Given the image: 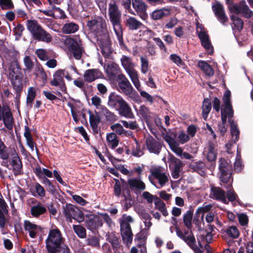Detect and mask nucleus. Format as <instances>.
I'll return each mask as SVG.
<instances>
[{
    "label": "nucleus",
    "instance_id": "a19ab883",
    "mask_svg": "<svg viewBox=\"0 0 253 253\" xmlns=\"http://www.w3.org/2000/svg\"><path fill=\"white\" fill-rule=\"evenodd\" d=\"M106 140L108 145L112 149L115 148L119 144V140L117 135L114 132L108 133L106 136Z\"/></svg>",
    "mask_w": 253,
    "mask_h": 253
},
{
    "label": "nucleus",
    "instance_id": "e433bc0d",
    "mask_svg": "<svg viewBox=\"0 0 253 253\" xmlns=\"http://www.w3.org/2000/svg\"><path fill=\"white\" fill-rule=\"evenodd\" d=\"M170 13V9L168 8H164L155 10L152 12V17L153 19L158 20L164 17L169 15Z\"/></svg>",
    "mask_w": 253,
    "mask_h": 253
},
{
    "label": "nucleus",
    "instance_id": "69168bd1",
    "mask_svg": "<svg viewBox=\"0 0 253 253\" xmlns=\"http://www.w3.org/2000/svg\"><path fill=\"white\" fill-rule=\"evenodd\" d=\"M23 63L26 68L24 70L31 71L34 66V62H33L31 57L28 55L25 56L23 59Z\"/></svg>",
    "mask_w": 253,
    "mask_h": 253
},
{
    "label": "nucleus",
    "instance_id": "c85d7f7f",
    "mask_svg": "<svg viewBox=\"0 0 253 253\" xmlns=\"http://www.w3.org/2000/svg\"><path fill=\"white\" fill-rule=\"evenodd\" d=\"M30 192L35 197L42 198L45 196L46 191L44 188L39 182H35L30 187Z\"/></svg>",
    "mask_w": 253,
    "mask_h": 253
},
{
    "label": "nucleus",
    "instance_id": "4d7b16f0",
    "mask_svg": "<svg viewBox=\"0 0 253 253\" xmlns=\"http://www.w3.org/2000/svg\"><path fill=\"white\" fill-rule=\"evenodd\" d=\"M132 147V155L133 156L140 157L144 154L143 151L140 148V144L136 140H135V143Z\"/></svg>",
    "mask_w": 253,
    "mask_h": 253
},
{
    "label": "nucleus",
    "instance_id": "412c9836",
    "mask_svg": "<svg viewBox=\"0 0 253 253\" xmlns=\"http://www.w3.org/2000/svg\"><path fill=\"white\" fill-rule=\"evenodd\" d=\"M145 143L147 149L150 153L159 154L162 148V145L154 137L152 136L147 137Z\"/></svg>",
    "mask_w": 253,
    "mask_h": 253
},
{
    "label": "nucleus",
    "instance_id": "79ce46f5",
    "mask_svg": "<svg viewBox=\"0 0 253 253\" xmlns=\"http://www.w3.org/2000/svg\"><path fill=\"white\" fill-rule=\"evenodd\" d=\"M155 209L159 210L164 216H167L169 214L165 203L158 198H156L154 201Z\"/></svg>",
    "mask_w": 253,
    "mask_h": 253
},
{
    "label": "nucleus",
    "instance_id": "338daca9",
    "mask_svg": "<svg viewBox=\"0 0 253 253\" xmlns=\"http://www.w3.org/2000/svg\"><path fill=\"white\" fill-rule=\"evenodd\" d=\"M139 114L144 119H148L150 117V112L149 108L144 105L140 106L139 110Z\"/></svg>",
    "mask_w": 253,
    "mask_h": 253
},
{
    "label": "nucleus",
    "instance_id": "aec40b11",
    "mask_svg": "<svg viewBox=\"0 0 253 253\" xmlns=\"http://www.w3.org/2000/svg\"><path fill=\"white\" fill-rule=\"evenodd\" d=\"M119 114L127 119H133L134 115L129 105L124 100L116 109Z\"/></svg>",
    "mask_w": 253,
    "mask_h": 253
},
{
    "label": "nucleus",
    "instance_id": "774afa93",
    "mask_svg": "<svg viewBox=\"0 0 253 253\" xmlns=\"http://www.w3.org/2000/svg\"><path fill=\"white\" fill-rule=\"evenodd\" d=\"M108 240L112 244L113 248H118L119 247L120 242L118 237L113 233L108 235Z\"/></svg>",
    "mask_w": 253,
    "mask_h": 253
},
{
    "label": "nucleus",
    "instance_id": "a18cd8bd",
    "mask_svg": "<svg viewBox=\"0 0 253 253\" xmlns=\"http://www.w3.org/2000/svg\"><path fill=\"white\" fill-rule=\"evenodd\" d=\"M37 89L36 87L31 86L28 89L26 102L28 106L32 107L33 102L36 96Z\"/></svg>",
    "mask_w": 253,
    "mask_h": 253
},
{
    "label": "nucleus",
    "instance_id": "bf43d9fd",
    "mask_svg": "<svg viewBox=\"0 0 253 253\" xmlns=\"http://www.w3.org/2000/svg\"><path fill=\"white\" fill-rule=\"evenodd\" d=\"M73 229L79 238H84L86 237V230L81 225H74Z\"/></svg>",
    "mask_w": 253,
    "mask_h": 253
},
{
    "label": "nucleus",
    "instance_id": "de8ad7c7",
    "mask_svg": "<svg viewBox=\"0 0 253 253\" xmlns=\"http://www.w3.org/2000/svg\"><path fill=\"white\" fill-rule=\"evenodd\" d=\"M68 106L71 108V113L74 120L76 123L78 122L81 118V114L83 111L77 106H75L71 103H69Z\"/></svg>",
    "mask_w": 253,
    "mask_h": 253
},
{
    "label": "nucleus",
    "instance_id": "39448f33",
    "mask_svg": "<svg viewBox=\"0 0 253 253\" xmlns=\"http://www.w3.org/2000/svg\"><path fill=\"white\" fill-rule=\"evenodd\" d=\"M231 92L229 90L225 91L223 95V101L224 104L223 108L221 109V121L222 124L218 125V130L221 135H224L227 131L225 126L226 119H232L233 116V110L230 102Z\"/></svg>",
    "mask_w": 253,
    "mask_h": 253
},
{
    "label": "nucleus",
    "instance_id": "0e129e2a",
    "mask_svg": "<svg viewBox=\"0 0 253 253\" xmlns=\"http://www.w3.org/2000/svg\"><path fill=\"white\" fill-rule=\"evenodd\" d=\"M169 59L176 65L179 67H183L185 65L184 62L181 57L176 54H171L169 56Z\"/></svg>",
    "mask_w": 253,
    "mask_h": 253
},
{
    "label": "nucleus",
    "instance_id": "58836bf2",
    "mask_svg": "<svg viewBox=\"0 0 253 253\" xmlns=\"http://www.w3.org/2000/svg\"><path fill=\"white\" fill-rule=\"evenodd\" d=\"M230 18L233 21L232 29L234 34H235L236 32H239L242 30L243 26V21L236 16L232 15Z\"/></svg>",
    "mask_w": 253,
    "mask_h": 253
},
{
    "label": "nucleus",
    "instance_id": "6e6d98bb",
    "mask_svg": "<svg viewBox=\"0 0 253 253\" xmlns=\"http://www.w3.org/2000/svg\"><path fill=\"white\" fill-rule=\"evenodd\" d=\"M102 113L105 116L107 121L115 122L117 120V116L115 114L109 110L106 107L103 108Z\"/></svg>",
    "mask_w": 253,
    "mask_h": 253
},
{
    "label": "nucleus",
    "instance_id": "ea45409f",
    "mask_svg": "<svg viewBox=\"0 0 253 253\" xmlns=\"http://www.w3.org/2000/svg\"><path fill=\"white\" fill-rule=\"evenodd\" d=\"M34 74L41 79L43 84H45L47 79V75L41 64H38L35 67Z\"/></svg>",
    "mask_w": 253,
    "mask_h": 253
},
{
    "label": "nucleus",
    "instance_id": "8fccbe9b",
    "mask_svg": "<svg viewBox=\"0 0 253 253\" xmlns=\"http://www.w3.org/2000/svg\"><path fill=\"white\" fill-rule=\"evenodd\" d=\"M196 32L200 41L209 39V37L207 34L206 30L203 27L202 25L197 24L196 28Z\"/></svg>",
    "mask_w": 253,
    "mask_h": 253
},
{
    "label": "nucleus",
    "instance_id": "a211bd4d",
    "mask_svg": "<svg viewBox=\"0 0 253 253\" xmlns=\"http://www.w3.org/2000/svg\"><path fill=\"white\" fill-rule=\"evenodd\" d=\"M84 82L91 83L98 79H103L104 75L102 72L97 69L86 70L84 74Z\"/></svg>",
    "mask_w": 253,
    "mask_h": 253
},
{
    "label": "nucleus",
    "instance_id": "c03bdc74",
    "mask_svg": "<svg viewBox=\"0 0 253 253\" xmlns=\"http://www.w3.org/2000/svg\"><path fill=\"white\" fill-rule=\"evenodd\" d=\"M211 108L210 100L208 98L204 99L202 106V115L203 119L206 120Z\"/></svg>",
    "mask_w": 253,
    "mask_h": 253
},
{
    "label": "nucleus",
    "instance_id": "4468645a",
    "mask_svg": "<svg viewBox=\"0 0 253 253\" xmlns=\"http://www.w3.org/2000/svg\"><path fill=\"white\" fill-rule=\"evenodd\" d=\"M64 76V69H58L53 74V79L50 81L51 85L57 87L62 92L66 91Z\"/></svg>",
    "mask_w": 253,
    "mask_h": 253
},
{
    "label": "nucleus",
    "instance_id": "cd10ccee",
    "mask_svg": "<svg viewBox=\"0 0 253 253\" xmlns=\"http://www.w3.org/2000/svg\"><path fill=\"white\" fill-rule=\"evenodd\" d=\"M203 154L209 162L214 161L216 159L217 155V149L215 148V145L212 143H209L205 147Z\"/></svg>",
    "mask_w": 253,
    "mask_h": 253
},
{
    "label": "nucleus",
    "instance_id": "4c0bfd02",
    "mask_svg": "<svg viewBox=\"0 0 253 253\" xmlns=\"http://www.w3.org/2000/svg\"><path fill=\"white\" fill-rule=\"evenodd\" d=\"M34 172L36 176L40 179L43 177L51 178L52 177V172L48 169L42 168L40 167H37L34 169Z\"/></svg>",
    "mask_w": 253,
    "mask_h": 253
},
{
    "label": "nucleus",
    "instance_id": "c9c22d12",
    "mask_svg": "<svg viewBox=\"0 0 253 253\" xmlns=\"http://www.w3.org/2000/svg\"><path fill=\"white\" fill-rule=\"evenodd\" d=\"M126 26L129 29L136 30L142 26V24L133 17H128L126 21Z\"/></svg>",
    "mask_w": 253,
    "mask_h": 253
},
{
    "label": "nucleus",
    "instance_id": "423d86ee",
    "mask_svg": "<svg viewBox=\"0 0 253 253\" xmlns=\"http://www.w3.org/2000/svg\"><path fill=\"white\" fill-rule=\"evenodd\" d=\"M133 221L132 217L126 214H123L119 219L122 240L123 243L128 247H130L133 240V234L130 223Z\"/></svg>",
    "mask_w": 253,
    "mask_h": 253
},
{
    "label": "nucleus",
    "instance_id": "f3484780",
    "mask_svg": "<svg viewBox=\"0 0 253 253\" xmlns=\"http://www.w3.org/2000/svg\"><path fill=\"white\" fill-rule=\"evenodd\" d=\"M31 203L34 204L31 207V214L36 218L40 217L41 215L44 214L46 212V207L40 202L34 198H31L28 201V204Z\"/></svg>",
    "mask_w": 253,
    "mask_h": 253
},
{
    "label": "nucleus",
    "instance_id": "864d4df0",
    "mask_svg": "<svg viewBox=\"0 0 253 253\" xmlns=\"http://www.w3.org/2000/svg\"><path fill=\"white\" fill-rule=\"evenodd\" d=\"M193 212L191 211H188L183 216V222L184 225L188 229H191L192 227V219Z\"/></svg>",
    "mask_w": 253,
    "mask_h": 253
},
{
    "label": "nucleus",
    "instance_id": "0eeeda50",
    "mask_svg": "<svg viewBox=\"0 0 253 253\" xmlns=\"http://www.w3.org/2000/svg\"><path fill=\"white\" fill-rule=\"evenodd\" d=\"M151 175L149 176L151 183L157 189L165 186L169 181V175L161 168H156L151 170Z\"/></svg>",
    "mask_w": 253,
    "mask_h": 253
},
{
    "label": "nucleus",
    "instance_id": "72a5a7b5",
    "mask_svg": "<svg viewBox=\"0 0 253 253\" xmlns=\"http://www.w3.org/2000/svg\"><path fill=\"white\" fill-rule=\"evenodd\" d=\"M230 125V130L232 135V141L235 143L239 139L240 131L236 123H235L233 120H228Z\"/></svg>",
    "mask_w": 253,
    "mask_h": 253
},
{
    "label": "nucleus",
    "instance_id": "9d476101",
    "mask_svg": "<svg viewBox=\"0 0 253 253\" xmlns=\"http://www.w3.org/2000/svg\"><path fill=\"white\" fill-rule=\"evenodd\" d=\"M65 239L62 236L59 229L55 227L50 229L45 240L46 250H49L55 247L64 244Z\"/></svg>",
    "mask_w": 253,
    "mask_h": 253
},
{
    "label": "nucleus",
    "instance_id": "5701e85b",
    "mask_svg": "<svg viewBox=\"0 0 253 253\" xmlns=\"http://www.w3.org/2000/svg\"><path fill=\"white\" fill-rule=\"evenodd\" d=\"M183 166V164L179 159L174 157L170 159L169 167L172 170L171 174L173 178L177 179L179 177L181 169Z\"/></svg>",
    "mask_w": 253,
    "mask_h": 253
},
{
    "label": "nucleus",
    "instance_id": "680f3d73",
    "mask_svg": "<svg viewBox=\"0 0 253 253\" xmlns=\"http://www.w3.org/2000/svg\"><path fill=\"white\" fill-rule=\"evenodd\" d=\"M213 231V227L211 225H209L206 229V234L203 235V236L204 237L205 239L208 244L211 243L212 241V237L213 235L212 233Z\"/></svg>",
    "mask_w": 253,
    "mask_h": 253
},
{
    "label": "nucleus",
    "instance_id": "6ab92c4d",
    "mask_svg": "<svg viewBox=\"0 0 253 253\" xmlns=\"http://www.w3.org/2000/svg\"><path fill=\"white\" fill-rule=\"evenodd\" d=\"M132 4L137 14L143 20H146L148 15L146 12V5L142 0H132Z\"/></svg>",
    "mask_w": 253,
    "mask_h": 253
},
{
    "label": "nucleus",
    "instance_id": "9b49d317",
    "mask_svg": "<svg viewBox=\"0 0 253 253\" xmlns=\"http://www.w3.org/2000/svg\"><path fill=\"white\" fill-rule=\"evenodd\" d=\"M0 120L2 121L5 127L8 130H12L13 127L14 119L11 109L7 105L0 104Z\"/></svg>",
    "mask_w": 253,
    "mask_h": 253
},
{
    "label": "nucleus",
    "instance_id": "2eb2a0df",
    "mask_svg": "<svg viewBox=\"0 0 253 253\" xmlns=\"http://www.w3.org/2000/svg\"><path fill=\"white\" fill-rule=\"evenodd\" d=\"M118 84V90L126 95H129L132 93L133 87L128 80L123 74H119L116 78Z\"/></svg>",
    "mask_w": 253,
    "mask_h": 253
},
{
    "label": "nucleus",
    "instance_id": "052dcab7",
    "mask_svg": "<svg viewBox=\"0 0 253 253\" xmlns=\"http://www.w3.org/2000/svg\"><path fill=\"white\" fill-rule=\"evenodd\" d=\"M120 122L126 128L134 130L138 128V125L136 121L127 122L125 120H121Z\"/></svg>",
    "mask_w": 253,
    "mask_h": 253
},
{
    "label": "nucleus",
    "instance_id": "49530a36",
    "mask_svg": "<svg viewBox=\"0 0 253 253\" xmlns=\"http://www.w3.org/2000/svg\"><path fill=\"white\" fill-rule=\"evenodd\" d=\"M47 251V253H70L69 248L64 244Z\"/></svg>",
    "mask_w": 253,
    "mask_h": 253
},
{
    "label": "nucleus",
    "instance_id": "2f4dec72",
    "mask_svg": "<svg viewBox=\"0 0 253 253\" xmlns=\"http://www.w3.org/2000/svg\"><path fill=\"white\" fill-rule=\"evenodd\" d=\"M7 206L3 198H0V227L3 228L5 225V218L4 215L7 214Z\"/></svg>",
    "mask_w": 253,
    "mask_h": 253
},
{
    "label": "nucleus",
    "instance_id": "3c124183",
    "mask_svg": "<svg viewBox=\"0 0 253 253\" xmlns=\"http://www.w3.org/2000/svg\"><path fill=\"white\" fill-rule=\"evenodd\" d=\"M122 193L123 196L124 198V200L125 201V207L126 210H127L128 208L131 207V204L130 203V192L128 189H125L123 188Z\"/></svg>",
    "mask_w": 253,
    "mask_h": 253
},
{
    "label": "nucleus",
    "instance_id": "ddd939ff",
    "mask_svg": "<svg viewBox=\"0 0 253 253\" xmlns=\"http://www.w3.org/2000/svg\"><path fill=\"white\" fill-rule=\"evenodd\" d=\"M230 10L237 14H241L249 18L253 16V12L250 10L245 1L243 0L238 3L233 4L229 6Z\"/></svg>",
    "mask_w": 253,
    "mask_h": 253
},
{
    "label": "nucleus",
    "instance_id": "5fc2aeb1",
    "mask_svg": "<svg viewBox=\"0 0 253 253\" xmlns=\"http://www.w3.org/2000/svg\"><path fill=\"white\" fill-rule=\"evenodd\" d=\"M183 240H184L190 247L191 248H194L195 246H196L195 244V239L191 231L186 232V236Z\"/></svg>",
    "mask_w": 253,
    "mask_h": 253
},
{
    "label": "nucleus",
    "instance_id": "37998d69",
    "mask_svg": "<svg viewBox=\"0 0 253 253\" xmlns=\"http://www.w3.org/2000/svg\"><path fill=\"white\" fill-rule=\"evenodd\" d=\"M199 68L208 76H211L214 74V71L212 67L206 62L200 61L198 62Z\"/></svg>",
    "mask_w": 253,
    "mask_h": 253
},
{
    "label": "nucleus",
    "instance_id": "b1692460",
    "mask_svg": "<svg viewBox=\"0 0 253 253\" xmlns=\"http://www.w3.org/2000/svg\"><path fill=\"white\" fill-rule=\"evenodd\" d=\"M24 227L26 231L28 232L29 236L32 238H35L37 235L42 231V227L34 224L29 220H25L24 223Z\"/></svg>",
    "mask_w": 253,
    "mask_h": 253
},
{
    "label": "nucleus",
    "instance_id": "1a4fd4ad",
    "mask_svg": "<svg viewBox=\"0 0 253 253\" xmlns=\"http://www.w3.org/2000/svg\"><path fill=\"white\" fill-rule=\"evenodd\" d=\"M64 43L76 59L79 60L81 58L84 50L79 37H67L65 40Z\"/></svg>",
    "mask_w": 253,
    "mask_h": 253
},
{
    "label": "nucleus",
    "instance_id": "a878e982",
    "mask_svg": "<svg viewBox=\"0 0 253 253\" xmlns=\"http://www.w3.org/2000/svg\"><path fill=\"white\" fill-rule=\"evenodd\" d=\"M15 175L22 173V164L18 155L15 153L12 155L10 162Z\"/></svg>",
    "mask_w": 253,
    "mask_h": 253
},
{
    "label": "nucleus",
    "instance_id": "6e6552de",
    "mask_svg": "<svg viewBox=\"0 0 253 253\" xmlns=\"http://www.w3.org/2000/svg\"><path fill=\"white\" fill-rule=\"evenodd\" d=\"M121 64L128 74L133 85L136 87L139 86V80L138 73L134 69V64L131 59L126 56L123 55L121 59Z\"/></svg>",
    "mask_w": 253,
    "mask_h": 253
},
{
    "label": "nucleus",
    "instance_id": "473e14b6",
    "mask_svg": "<svg viewBox=\"0 0 253 253\" xmlns=\"http://www.w3.org/2000/svg\"><path fill=\"white\" fill-rule=\"evenodd\" d=\"M89 123L90 126L95 132H98V125L100 123L101 118L99 114L95 112L93 113L91 111H89Z\"/></svg>",
    "mask_w": 253,
    "mask_h": 253
},
{
    "label": "nucleus",
    "instance_id": "f03ea898",
    "mask_svg": "<svg viewBox=\"0 0 253 253\" xmlns=\"http://www.w3.org/2000/svg\"><path fill=\"white\" fill-rule=\"evenodd\" d=\"M7 76L15 91L16 98L19 99L23 87V74L17 60H14L9 64Z\"/></svg>",
    "mask_w": 253,
    "mask_h": 253
},
{
    "label": "nucleus",
    "instance_id": "f8f14e48",
    "mask_svg": "<svg viewBox=\"0 0 253 253\" xmlns=\"http://www.w3.org/2000/svg\"><path fill=\"white\" fill-rule=\"evenodd\" d=\"M63 212L66 220L68 221L72 222V219H74L79 222H81L84 220L82 211L72 205H66Z\"/></svg>",
    "mask_w": 253,
    "mask_h": 253
},
{
    "label": "nucleus",
    "instance_id": "393cba45",
    "mask_svg": "<svg viewBox=\"0 0 253 253\" xmlns=\"http://www.w3.org/2000/svg\"><path fill=\"white\" fill-rule=\"evenodd\" d=\"M210 197L211 198L220 201L224 204H227L228 203V201L226 199L225 191L219 187H211Z\"/></svg>",
    "mask_w": 253,
    "mask_h": 253
},
{
    "label": "nucleus",
    "instance_id": "13d9d810",
    "mask_svg": "<svg viewBox=\"0 0 253 253\" xmlns=\"http://www.w3.org/2000/svg\"><path fill=\"white\" fill-rule=\"evenodd\" d=\"M87 245L95 248H98L100 246L99 239L94 236H89L86 240Z\"/></svg>",
    "mask_w": 253,
    "mask_h": 253
},
{
    "label": "nucleus",
    "instance_id": "20e7f679",
    "mask_svg": "<svg viewBox=\"0 0 253 253\" xmlns=\"http://www.w3.org/2000/svg\"><path fill=\"white\" fill-rule=\"evenodd\" d=\"M27 27L34 40L46 43H49L52 41V36L36 20H28Z\"/></svg>",
    "mask_w": 253,
    "mask_h": 253
},
{
    "label": "nucleus",
    "instance_id": "f704fd0d",
    "mask_svg": "<svg viewBox=\"0 0 253 253\" xmlns=\"http://www.w3.org/2000/svg\"><path fill=\"white\" fill-rule=\"evenodd\" d=\"M79 30V26L74 22H68L62 27V32L65 34H70L76 32Z\"/></svg>",
    "mask_w": 253,
    "mask_h": 253
},
{
    "label": "nucleus",
    "instance_id": "4be33fe9",
    "mask_svg": "<svg viewBox=\"0 0 253 253\" xmlns=\"http://www.w3.org/2000/svg\"><path fill=\"white\" fill-rule=\"evenodd\" d=\"M212 10L218 20L223 25H226L228 18L225 14L223 6L220 3H216L212 6Z\"/></svg>",
    "mask_w": 253,
    "mask_h": 253
},
{
    "label": "nucleus",
    "instance_id": "603ef678",
    "mask_svg": "<svg viewBox=\"0 0 253 253\" xmlns=\"http://www.w3.org/2000/svg\"><path fill=\"white\" fill-rule=\"evenodd\" d=\"M111 129L119 135H126L127 131L126 130L120 123H116L110 126Z\"/></svg>",
    "mask_w": 253,
    "mask_h": 253
},
{
    "label": "nucleus",
    "instance_id": "09e8293b",
    "mask_svg": "<svg viewBox=\"0 0 253 253\" xmlns=\"http://www.w3.org/2000/svg\"><path fill=\"white\" fill-rule=\"evenodd\" d=\"M224 232L226 233V235L233 239L237 238L240 235L238 229L234 226L228 227L224 230Z\"/></svg>",
    "mask_w": 253,
    "mask_h": 253
},
{
    "label": "nucleus",
    "instance_id": "dca6fc26",
    "mask_svg": "<svg viewBox=\"0 0 253 253\" xmlns=\"http://www.w3.org/2000/svg\"><path fill=\"white\" fill-rule=\"evenodd\" d=\"M126 183L128 187L126 189L136 194L140 193L146 189V185L140 176L128 179Z\"/></svg>",
    "mask_w": 253,
    "mask_h": 253
},
{
    "label": "nucleus",
    "instance_id": "7c9ffc66",
    "mask_svg": "<svg viewBox=\"0 0 253 253\" xmlns=\"http://www.w3.org/2000/svg\"><path fill=\"white\" fill-rule=\"evenodd\" d=\"M106 74L110 79H113L120 72V68L119 65L114 62H110L104 67Z\"/></svg>",
    "mask_w": 253,
    "mask_h": 253
},
{
    "label": "nucleus",
    "instance_id": "e2e57ef3",
    "mask_svg": "<svg viewBox=\"0 0 253 253\" xmlns=\"http://www.w3.org/2000/svg\"><path fill=\"white\" fill-rule=\"evenodd\" d=\"M35 53L41 60L46 61L49 58L47 51L44 49H38L36 50Z\"/></svg>",
    "mask_w": 253,
    "mask_h": 253
},
{
    "label": "nucleus",
    "instance_id": "f257e3e1",
    "mask_svg": "<svg viewBox=\"0 0 253 253\" xmlns=\"http://www.w3.org/2000/svg\"><path fill=\"white\" fill-rule=\"evenodd\" d=\"M89 29L96 35L98 40H104L101 42L99 46L101 48V52L105 56L110 53V45L108 40V36L106 29L105 21L102 18L97 17L87 22Z\"/></svg>",
    "mask_w": 253,
    "mask_h": 253
},
{
    "label": "nucleus",
    "instance_id": "c756f323",
    "mask_svg": "<svg viewBox=\"0 0 253 253\" xmlns=\"http://www.w3.org/2000/svg\"><path fill=\"white\" fill-rule=\"evenodd\" d=\"M164 140L169 144L171 150L176 154H180L182 148L179 146V144L169 134H165L163 136Z\"/></svg>",
    "mask_w": 253,
    "mask_h": 253
},
{
    "label": "nucleus",
    "instance_id": "bb28decb",
    "mask_svg": "<svg viewBox=\"0 0 253 253\" xmlns=\"http://www.w3.org/2000/svg\"><path fill=\"white\" fill-rule=\"evenodd\" d=\"M124 100L123 98L116 92H111L108 96L107 105L110 108L116 110Z\"/></svg>",
    "mask_w": 253,
    "mask_h": 253
},
{
    "label": "nucleus",
    "instance_id": "7ed1b4c3",
    "mask_svg": "<svg viewBox=\"0 0 253 253\" xmlns=\"http://www.w3.org/2000/svg\"><path fill=\"white\" fill-rule=\"evenodd\" d=\"M109 15L119 44L120 45H123L124 41L123 29L121 25V13L115 2L110 3L109 4Z\"/></svg>",
    "mask_w": 253,
    "mask_h": 253
}]
</instances>
